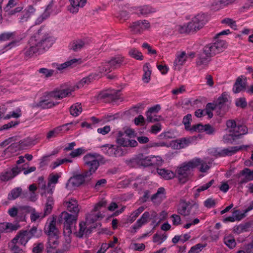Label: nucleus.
Instances as JSON below:
<instances>
[{"label": "nucleus", "mask_w": 253, "mask_h": 253, "mask_svg": "<svg viewBox=\"0 0 253 253\" xmlns=\"http://www.w3.org/2000/svg\"><path fill=\"white\" fill-rule=\"evenodd\" d=\"M192 129L195 132H206L208 134H212L215 131V129L209 124L205 125L197 124L193 126Z\"/></svg>", "instance_id": "cd10ccee"}, {"label": "nucleus", "mask_w": 253, "mask_h": 253, "mask_svg": "<svg viewBox=\"0 0 253 253\" xmlns=\"http://www.w3.org/2000/svg\"><path fill=\"white\" fill-rule=\"evenodd\" d=\"M90 176V175H88V174H87L86 175L85 172L84 174H78L73 176L66 183V187L69 190H72L74 188L78 187L83 184Z\"/></svg>", "instance_id": "4468645a"}, {"label": "nucleus", "mask_w": 253, "mask_h": 253, "mask_svg": "<svg viewBox=\"0 0 253 253\" xmlns=\"http://www.w3.org/2000/svg\"><path fill=\"white\" fill-rule=\"evenodd\" d=\"M197 138V136H194L172 140L169 143V146L174 149L184 148L190 145L196 143Z\"/></svg>", "instance_id": "9b49d317"}, {"label": "nucleus", "mask_w": 253, "mask_h": 253, "mask_svg": "<svg viewBox=\"0 0 253 253\" xmlns=\"http://www.w3.org/2000/svg\"><path fill=\"white\" fill-rule=\"evenodd\" d=\"M167 238V236L165 235L156 234L154 237L153 241L158 244H161L166 240Z\"/></svg>", "instance_id": "0e129e2a"}, {"label": "nucleus", "mask_w": 253, "mask_h": 253, "mask_svg": "<svg viewBox=\"0 0 253 253\" xmlns=\"http://www.w3.org/2000/svg\"><path fill=\"white\" fill-rule=\"evenodd\" d=\"M195 116L198 118H201L207 115L209 118H211L213 114L212 112H209L206 109L201 110L198 109L195 112Z\"/></svg>", "instance_id": "5fc2aeb1"}, {"label": "nucleus", "mask_w": 253, "mask_h": 253, "mask_svg": "<svg viewBox=\"0 0 253 253\" xmlns=\"http://www.w3.org/2000/svg\"><path fill=\"white\" fill-rule=\"evenodd\" d=\"M225 244L230 249L234 248L236 245L234 238L231 235L227 236L224 239Z\"/></svg>", "instance_id": "603ef678"}, {"label": "nucleus", "mask_w": 253, "mask_h": 253, "mask_svg": "<svg viewBox=\"0 0 253 253\" xmlns=\"http://www.w3.org/2000/svg\"><path fill=\"white\" fill-rule=\"evenodd\" d=\"M222 23L226 24L234 30L237 29V25L235 21L229 18H226L222 20Z\"/></svg>", "instance_id": "bf43d9fd"}, {"label": "nucleus", "mask_w": 253, "mask_h": 253, "mask_svg": "<svg viewBox=\"0 0 253 253\" xmlns=\"http://www.w3.org/2000/svg\"><path fill=\"white\" fill-rule=\"evenodd\" d=\"M43 250V244L42 243L35 244L33 248V253H42Z\"/></svg>", "instance_id": "774afa93"}, {"label": "nucleus", "mask_w": 253, "mask_h": 253, "mask_svg": "<svg viewBox=\"0 0 253 253\" xmlns=\"http://www.w3.org/2000/svg\"><path fill=\"white\" fill-rule=\"evenodd\" d=\"M195 56V53L193 52L186 53L181 51L177 52L175 59L174 61L175 69H179L180 67L188 60L189 58H193Z\"/></svg>", "instance_id": "ddd939ff"}, {"label": "nucleus", "mask_w": 253, "mask_h": 253, "mask_svg": "<svg viewBox=\"0 0 253 253\" xmlns=\"http://www.w3.org/2000/svg\"><path fill=\"white\" fill-rule=\"evenodd\" d=\"M116 143L120 146L125 147H136L138 143L134 139H130L128 137L123 133V131H119L116 136Z\"/></svg>", "instance_id": "2eb2a0df"}, {"label": "nucleus", "mask_w": 253, "mask_h": 253, "mask_svg": "<svg viewBox=\"0 0 253 253\" xmlns=\"http://www.w3.org/2000/svg\"><path fill=\"white\" fill-rule=\"evenodd\" d=\"M210 61V57L202 54L198 57L196 62L197 66L200 70L203 69L207 66Z\"/></svg>", "instance_id": "c9c22d12"}, {"label": "nucleus", "mask_w": 253, "mask_h": 253, "mask_svg": "<svg viewBox=\"0 0 253 253\" xmlns=\"http://www.w3.org/2000/svg\"><path fill=\"white\" fill-rule=\"evenodd\" d=\"M106 203L101 201L95 204L92 210L85 216V222L81 221L79 223V228L74 232V234L79 238H82L87 231L97 227L98 223L104 216L103 209L105 208Z\"/></svg>", "instance_id": "f257e3e1"}, {"label": "nucleus", "mask_w": 253, "mask_h": 253, "mask_svg": "<svg viewBox=\"0 0 253 253\" xmlns=\"http://www.w3.org/2000/svg\"><path fill=\"white\" fill-rule=\"evenodd\" d=\"M82 106L81 104L77 103L72 105L70 107V113L75 117L79 116L82 112Z\"/></svg>", "instance_id": "c03bdc74"}, {"label": "nucleus", "mask_w": 253, "mask_h": 253, "mask_svg": "<svg viewBox=\"0 0 253 253\" xmlns=\"http://www.w3.org/2000/svg\"><path fill=\"white\" fill-rule=\"evenodd\" d=\"M33 144L31 143L30 140L29 139H27L25 140H21L18 143H15L9 146L6 150L7 151H11L14 149L16 151L17 150L24 149L27 146H30Z\"/></svg>", "instance_id": "a878e982"}, {"label": "nucleus", "mask_w": 253, "mask_h": 253, "mask_svg": "<svg viewBox=\"0 0 253 253\" xmlns=\"http://www.w3.org/2000/svg\"><path fill=\"white\" fill-rule=\"evenodd\" d=\"M51 5L50 4L48 5L45 11L40 15L36 20L35 24L36 25H39L41 24L45 19L48 18L49 16L50 13L48 12V9L50 8Z\"/></svg>", "instance_id": "09e8293b"}, {"label": "nucleus", "mask_w": 253, "mask_h": 253, "mask_svg": "<svg viewBox=\"0 0 253 253\" xmlns=\"http://www.w3.org/2000/svg\"><path fill=\"white\" fill-rule=\"evenodd\" d=\"M20 111L19 110H17L15 111L10 112L8 115H6L5 117H3L0 114V118H3L4 119H8L10 118H17L20 117Z\"/></svg>", "instance_id": "e2e57ef3"}, {"label": "nucleus", "mask_w": 253, "mask_h": 253, "mask_svg": "<svg viewBox=\"0 0 253 253\" xmlns=\"http://www.w3.org/2000/svg\"><path fill=\"white\" fill-rule=\"evenodd\" d=\"M156 9L149 5H143L139 6L136 9L137 14L140 15H147L151 13L155 12Z\"/></svg>", "instance_id": "e433bc0d"}, {"label": "nucleus", "mask_w": 253, "mask_h": 253, "mask_svg": "<svg viewBox=\"0 0 253 253\" xmlns=\"http://www.w3.org/2000/svg\"><path fill=\"white\" fill-rule=\"evenodd\" d=\"M124 62V58L121 55H117L110 60L105 61L99 67L100 73L110 72L112 70L120 67Z\"/></svg>", "instance_id": "6e6552de"}, {"label": "nucleus", "mask_w": 253, "mask_h": 253, "mask_svg": "<svg viewBox=\"0 0 253 253\" xmlns=\"http://www.w3.org/2000/svg\"><path fill=\"white\" fill-rule=\"evenodd\" d=\"M210 163L199 158H195L191 161L184 163L176 169L178 179L181 182H184L190 171L194 168L200 167L199 169L201 172H206L210 168Z\"/></svg>", "instance_id": "20e7f679"}, {"label": "nucleus", "mask_w": 253, "mask_h": 253, "mask_svg": "<svg viewBox=\"0 0 253 253\" xmlns=\"http://www.w3.org/2000/svg\"><path fill=\"white\" fill-rule=\"evenodd\" d=\"M205 247V245L198 244L195 245L194 246L192 247L191 248L190 250L189 251L188 253H199L204 249Z\"/></svg>", "instance_id": "69168bd1"}, {"label": "nucleus", "mask_w": 253, "mask_h": 253, "mask_svg": "<svg viewBox=\"0 0 253 253\" xmlns=\"http://www.w3.org/2000/svg\"><path fill=\"white\" fill-rule=\"evenodd\" d=\"M35 12V9L33 6L30 5L25 9L20 14L19 21L23 23L28 21L31 16Z\"/></svg>", "instance_id": "c85d7f7f"}, {"label": "nucleus", "mask_w": 253, "mask_h": 253, "mask_svg": "<svg viewBox=\"0 0 253 253\" xmlns=\"http://www.w3.org/2000/svg\"><path fill=\"white\" fill-rule=\"evenodd\" d=\"M247 212L245 210L242 212L240 210H235L232 213V215L226 217L224 218V222H233L236 221H240L246 216Z\"/></svg>", "instance_id": "412c9836"}, {"label": "nucleus", "mask_w": 253, "mask_h": 253, "mask_svg": "<svg viewBox=\"0 0 253 253\" xmlns=\"http://www.w3.org/2000/svg\"><path fill=\"white\" fill-rule=\"evenodd\" d=\"M28 233L30 237L32 238H39L42 235V230L40 229H38L36 227H32L30 230L28 231Z\"/></svg>", "instance_id": "3c124183"}, {"label": "nucleus", "mask_w": 253, "mask_h": 253, "mask_svg": "<svg viewBox=\"0 0 253 253\" xmlns=\"http://www.w3.org/2000/svg\"><path fill=\"white\" fill-rule=\"evenodd\" d=\"M61 220L64 222L65 234L70 235L72 232V226L77 220L78 214H71L66 211L61 213L59 216Z\"/></svg>", "instance_id": "9d476101"}, {"label": "nucleus", "mask_w": 253, "mask_h": 253, "mask_svg": "<svg viewBox=\"0 0 253 253\" xmlns=\"http://www.w3.org/2000/svg\"><path fill=\"white\" fill-rule=\"evenodd\" d=\"M165 198V189L161 187L158 189L157 192L152 197L151 200L154 203L159 204Z\"/></svg>", "instance_id": "473e14b6"}, {"label": "nucleus", "mask_w": 253, "mask_h": 253, "mask_svg": "<svg viewBox=\"0 0 253 253\" xmlns=\"http://www.w3.org/2000/svg\"><path fill=\"white\" fill-rule=\"evenodd\" d=\"M128 54L131 57L137 60H142L143 58L142 53L136 48L130 49L129 51Z\"/></svg>", "instance_id": "864d4df0"}, {"label": "nucleus", "mask_w": 253, "mask_h": 253, "mask_svg": "<svg viewBox=\"0 0 253 253\" xmlns=\"http://www.w3.org/2000/svg\"><path fill=\"white\" fill-rule=\"evenodd\" d=\"M157 172L160 176L165 179H171L174 177L175 175L174 173L172 171L165 169H158Z\"/></svg>", "instance_id": "4c0bfd02"}, {"label": "nucleus", "mask_w": 253, "mask_h": 253, "mask_svg": "<svg viewBox=\"0 0 253 253\" xmlns=\"http://www.w3.org/2000/svg\"><path fill=\"white\" fill-rule=\"evenodd\" d=\"M23 169L15 167L10 170H7L1 173L0 179L1 180L7 181L18 175Z\"/></svg>", "instance_id": "6ab92c4d"}, {"label": "nucleus", "mask_w": 253, "mask_h": 253, "mask_svg": "<svg viewBox=\"0 0 253 253\" xmlns=\"http://www.w3.org/2000/svg\"><path fill=\"white\" fill-rule=\"evenodd\" d=\"M143 207H140L138 209L134 211L128 217L127 221L128 223H131L135 220L138 215L144 210Z\"/></svg>", "instance_id": "49530a36"}, {"label": "nucleus", "mask_w": 253, "mask_h": 253, "mask_svg": "<svg viewBox=\"0 0 253 253\" xmlns=\"http://www.w3.org/2000/svg\"><path fill=\"white\" fill-rule=\"evenodd\" d=\"M6 232H9L13 231L16 230L19 228V225L17 224H13L9 222H4Z\"/></svg>", "instance_id": "052dcab7"}, {"label": "nucleus", "mask_w": 253, "mask_h": 253, "mask_svg": "<svg viewBox=\"0 0 253 253\" xmlns=\"http://www.w3.org/2000/svg\"><path fill=\"white\" fill-rule=\"evenodd\" d=\"M62 173H52L49 174L48 178V183L47 185H45V182L43 181V178L42 177H39V187L42 190L45 191V194L46 193L52 195L53 193L55 185L58 182V179L61 176Z\"/></svg>", "instance_id": "423d86ee"}, {"label": "nucleus", "mask_w": 253, "mask_h": 253, "mask_svg": "<svg viewBox=\"0 0 253 253\" xmlns=\"http://www.w3.org/2000/svg\"><path fill=\"white\" fill-rule=\"evenodd\" d=\"M84 161L85 165L89 168V170L86 171V175H91L97 169L99 166V162L97 155L96 154H88L84 157Z\"/></svg>", "instance_id": "f8f14e48"}, {"label": "nucleus", "mask_w": 253, "mask_h": 253, "mask_svg": "<svg viewBox=\"0 0 253 253\" xmlns=\"http://www.w3.org/2000/svg\"><path fill=\"white\" fill-rule=\"evenodd\" d=\"M151 166H159L163 163V160L160 156H150Z\"/></svg>", "instance_id": "13d9d810"}, {"label": "nucleus", "mask_w": 253, "mask_h": 253, "mask_svg": "<svg viewBox=\"0 0 253 253\" xmlns=\"http://www.w3.org/2000/svg\"><path fill=\"white\" fill-rule=\"evenodd\" d=\"M78 61V60L77 59H73L67 61L64 63L60 64H57V63H54V64H53V65L58 70L62 71V70L71 66L72 65L75 64V63L77 62Z\"/></svg>", "instance_id": "58836bf2"}, {"label": "nucleus", "mask_w": 253, "mask_h": 253, "mask_svg": "<svg viewBox=\"0 0 253 253\" xmlns=\"http://www.w3.org/2000/svg\"><path fill=\"white\" fill-rule=\"evenodd\" d=\"M150 156L145 157L142 154L138 155L132 160V163L137 165L138 167H147L151 166Z\"/></svg>", "instance_id": "4be33fe9"}, {"label": "nucleus", "mask_w": 253, "mask_h": 253, "mask_svg": "<svg viewBox=\"0 0 253 253\" xmlns=\"http://www.w3.org/2000/svg\"><path fill=\"white\" fill-rule=\"evenodd\" d=\"M208 20L207 14L199 13L193 17L190 22L178 26V29L181 33L197 31L202 28Z\"/></svg>", "instance_id": "39448f33"}, {"label": "nucleus", "mask_w": 253, "mask_h": 253, "mask_svg": "<svg viewBox=\"0 0 253 253\" xmlns=\"http://www.w3.org/2000/svg\"><path fill=\"white\" fill-rule=\"evenodd\" d=\"M30 239L27 230L21 231L12 239V244L19 243L21 245L25 246Z\"/></svg>", "instance_id": "aec40b11"}, {"label": "nucleus", "mask_w": 253, "mask_h": 253, "mask_svg": "<svg viewBox=\"0 0 253 253\" xmlns=\"http://www.w3.org/2000/svg\"><path fill=\"white\" fill-rule=\"evenodd\" d=\"M14 33H4L0 35V41H6L13 39L14 37Z\"/></svg>", "instance_id": "680f3d73"}, {"label": "nucleus", "mask_w": 253, "mask_h": 253, "mask_svg": "<svg viewBox=\"0 0 253 253\" xmlns=\"http://www.w3.org/2000/svg\"><path fill=\"white\" fill-rule=\"evenodd\" d=\"M39 72L42 74L45 77H49L53 74L54 71L42 68L39 70Z\"/></svg>", "instance_id": "338daca9"}, {"label": "nucleus", "mask_w": 253, "mask_h": 253, "mask_svg": "<svg viewBox=\"0 0 253 253\" xmlns=\"http://www.w3.org/2000/svg\"><path fill=\"white\" fill-rule=\"evenodd\" d=\"M150 213L147 211H145L141 215V217L137 220L136 223L133 226H132V228L134 230V231H133V233L136 232L137 230L148 222L150 218Z\"/></svg>", "instance_id": "393cba45"}, {"label": "nucleus", "mask_w": 253, "mask_h": 253, "mask_svg": "<svg viewBox=\"0 0 253 253\" xmlns=\"http://www.w3.org/2000/svg\"><path fill=\"white\" fill-rule=\"evenodd\" d=\"M55 39L39 29L29 41L27 46L24 50L26 56H31L34 54L41 53L47 50L54 43Z\"/></svg>", "instance_id": "f03ea898"}, {"label": "nucleus", "mask_w": 253, "mask_h": 253, "mask_svg": "<svg viewBox=\"0 0 253 253\" xmlns=\"http://www.w3.org/2000/svg\"><path fill=\"white\" fill-rule=\"evenodd\" d=\"M70 5L68 10L72 13H76L79 8L84 7L86 3V0H69Z\"/></svg>", "instance_id": "b1692460"}, {"label": "nucleus", "mask_w": 253, "mask_h": 253, "mask_svg": "<svg viewBox=\"0 0 253 253\" xmlns=\"http://www.w3.org/2000/svg\"><path fill=\"white\" fill-rule=\"evenodd\" d=\"M100 75L96 74H91L88 77L84 78L77 85V88H80L84 86L85 84H87L90 83L93 80L97 79L100 77Z\"/></svg>", "instance_id": "f704fd0d"}, {"label": "nucleus", "mask_w": 253, "mask_h": 253, "mask_svg": "<svg viewBox=\"0 0 253 253\" xmlns=\"http://www.w3.org/2000/svg\"><path fill=\"white\" fill-rule=\"evenodd\" d=\"M56 220L53 217L47 227L48 240L47 249H55L59 245V232L55 227Z\"/></svg>", "instance_id": "0eeeda50"}, {"label": "nucleus", "mask_w": 253, "mask_h": 253, "mask_svg": "<svg viewBox=\"0 0 253 253\" xmlns=\"http://www.w3.org/2000/svg\"><path fill=\"white\" fill-rule=\"evenodd\" d=\"M191 115L190 114H188L185 116L183 119V123L184 125L185 128L186 130L193 132H195V131L193 130L192 129L193 128V126L191 127L189 125L191 121Z\"/></svg>", "instance_id": "4d7b16f0"}, {"label": "nucleus", "mask_w": 253, "mask_h": 253, "mask_svg": "<svg viewBox=\"0 0 253 253\" xmlns=\"http://www.w3.org/2000/svg\"><path fill=\"white\" fill-rule=\"evenodd\" d=\"M102 151L110 156L119 157L122 156L123 151L122 149L111 144H106L101 147Z\"/></svg>", "instance_id": "dca6fc26"}, {"label": "nucleus", "mask_w": 253, "mask_h": 253, "mask_svg": "<svg viewBox=\"0 0 253 253\" xmlns=\"http://www.w3.org/2000/svg\"><path fill=\"white\" fill-rule=\"evenodd\" d=\"M161 109L160 105H156L150 108L146 113L147 120L148 122H154L159 121L161 119V117L157 115Z\"/></svg>", "instance_id": "a211bd4d"}, {"label": "nucleus", "mask_w": 253, "mask_h": 253, "mask_svg": "<svg viewBox=\"0 0 253 253\" xmlns=\"http://www.w3.org/2000/svg\"><path fill=\"white\" fill-rule=\"evenodd\" d=\"M236 128L234 132L231 133L232 137L231 138V139L232 140V142L236 137H238L240 135L245 134L248 132L247 127L245 126H238Z\"/></svg>", "instance_id": "72a5a7b5"}, {"label": "nucleus", "mask_w": 253, "mask_h": 253, "mask_svg": "<svg viewBox=\"0 0 253 253\" xmlns=\"http://www.w3.org/2000/svg\"><path fill=\"white\" fill-rule=\"evenodd\" d=\"M226 47V43L224 41H217L212 44H209L204 48V54L207 57H211L222 51Z\"/></svg>", "instance_id": "1a4fd4ad"}, {"label": "nucleus", "mask_w": 253, "mask_h": 253, "mask_svg": "<svg viewBox=\"0 0 253 253\" xmlns=\"http://www.w3.org/2000/svg\"><path fill=\"white\" fill-rule=\"evenodd\" d=\"M45 216V214L42 212H38L35 209H32L30 213V219L32 222L40 221Z\"/></svg>", "instance_id": "a18cd8bd"}, {"label": "nucleus", "mask_w": 253, "mask_h": 253, "mask_svg": "<svg viewBox=\"0 0 253 253\" xmlns=\"http://www.w3.org/2000/svg\"><path fill=\"white\" fill-rule=\"evenodd\" d=\"M242 149L241 147L234 146L228 147L227 148H224L219 150L218 152V155L220 156L224 157L226 156H231L239 150Z\"/></svg>", "instance_id": "2f4dec72"}, {"label": "nucleus", "mask_w": 253, "mask_h": 253, "mask_svg": "<svg viewBox=\"0 0 253 253\" xmlns=\"http://www.w3.org/2000/svg\"><path fill=\"white\" fill-rule=\"evenodd\" d=\"M143 71L144 72L143 81L145 83H148L150 80L151 75V66L149 63H146L143 66Z\"/></svg>", "instance_id": "37998d69"}, {"label": "nucleus", "mask_w": 253, "mask_h": 253, "mask_svg": "<svg viewBox=\"0 0 253 253\" xmlns=\"http://www.w3.org/2000/svg\"><path fill=\"white\" fill-rule=\"evenodd\" d=\"M85 152V150L83 147L77 148L73 150L69 155L72 158H76L80 157Z\"/></svg>", "instance_id": "6e6d98bb"}, {"label": "nucleus", "mask_w": 253, "mask_h": 253, "mask_svg": "<svg viewBox=\"0 0 253 253\" xmlns=\"http://www.w3.org/2000/svg\"><path fill=\"white\" fill-rule=\"evenodd\" d=\"M194 206V205L189 203L182 202L179 205L177 211L179 214L184 216L188 215L190 214V211Z\"/></svg>", "instance_id": "c756f323"}, {"label": "nucleus", "mask_w": 253, "mask_h": 253, "mask_svg": "<svg viewBox=\"0 0 253 253\" xmlns=\"http://www.w3.org/2000/svg\"><path fill=\"white\" fill-rule=\"evenodd\" d=\"M74 90L72 87H60L46 92L41 97L39 102L33 104V107L42 109L51 108L58 104L57 100L71 95Z\"/></svg>", "instance_id": "7ed1b4c3"}, {"label": "nucleus", "mask_w": 253, "mask_h": 253, "mask_svg": "<svg viewBox=\"0 0 253 253\" xmlns=\"http://www.w3.org/2000/svg\"><path fill=\"white\" fill-rule=\"evenodd\" d=\"M150 27V23L146 20H139L133 22L130 26L134 33H138L148 29Z\"/></svg>", "instance_id": "f3484780"}, {"label": "nucleus", "mask_w": 253, "mask_h": 253, "mask_svg": "<svg viewBox=\"0 0 253 253\" xmlns=\"http://www.w3.org/2000/svg\"><path fill=\"white\" fill-rule=\"evenodd\" d=\"M245 88V83L243 82L241 78L239 77L233 88V91L234 93H237L241 92Z\"/></svg>", "instance_id": "ea45409f"}, {"label": "nucleus", "mask_w": 253, "mask_h": 253, "mask_svg": "<svg viewBox=\"0 0 253 253\" xmlns=\"http://www.w3.org/2000/svg\"><path fill=\"white\" fill-rule=\"evenodd\" d=\"M22 192V189L17 187L12 189L8 195V199L13 200L17 198Z\"/></svg>", "instance_id": "de8ad7c7"}, {"label": "nucleus", "mask_w": 253, "mask_h": 253, "mask_svg": "<svg viewBox=\"0 0 253 253\" xmlns=\"http://www.w3.org/2000/svg\"><path fill=\"white\" fill-rule=\"evenodd\" d=\"M242 174L244 175L245 177L244 180L239 181V183L242 184L246 183L248 181L253 180V171H251L249 169H245L242 171Z\"/></svg>", "instance_id": "79ce46f5"}, {"label": "nucleus", "mask_w": 253, "mask_h": 253, "mask_svg": "<svg viewBox=\"0 0 253 253\" xmlns=\"http://www.w3.org/2000/svg\"><path fill=\"white\" fill-rule=\"evenodd\" d=\"M69 124H67L66 125L59 126L54 129L50 131L47 134V138L49 139L52 137H56L58 134L67 131L69 130V128L68 127Z\"/></svg>", "instance_id": "7c9ffc66"}, {"label": "nucleus", "mask_w": 253, "mask_h": 253, "mask_svg": "<svg viewBox=\"0 0 253 253\" xmlns=\"http://www.w3.org/2000/svg\"><path fill=\"white\" fill-rule=\"evenodd\" d=\"M229 95L227 93L224 92L218 97L216 100V104L219 108H222L224 105H226L228 102Z\"/></svg>", "instance_id": "a19ab883"}, {"label": "nucleus", "mask_w": 253, "mask_h": 253, "mask_svg": "<svg viewBox=\"0 0 253 253\" xmlns=\"http://www.w3.org/2000/svg\"><path fill=\"white\" fill-rule=\"evenodd\" d=\"M85 45L84 40H79L74 41L71 44V48L75 51H78L83 48Z\"/></svg>", "instance_id": "8fccbe9b"}, {"label": "nucleus", "mask_w": 253, "mask_h": 253, "mask_svg": "<svg viewBox=\"0 0 253 253\" xmlns=\"http://www.w3.org/2000/svg\"><path fill=\"white\" fill-rule=\"evenodd\" d=\"M65 206L71 212L78 214L80 208L78 201L75 199H70L65 202Z\"/></svg>", "instance_id": "bb28decb"}, {"label": "nucleus", "mask_w": 253, "mask_h": 253, "mask_svg": "<svg viewBox=\"0 0 253 253\" xmlns=\"http://www.w3.org/2000/svg\"><path fill=\"white\" fill-rule=\"evenodd\" d=\"M228 131L229 132V134H226L223 137V140L225 143H232V140L231 139L232 137L231 133L236 129L237 127L236 123L233 120H229L226 123Z\"/></svg>", "instance_id": "5701e85b"}]
</instances>
